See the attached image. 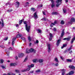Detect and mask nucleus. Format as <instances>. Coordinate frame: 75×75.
Returning a JSON list of instances; mask_svg holds the SVG:
<instances>
[{
  "label": "nucleus",
  "mask_w": 75,
  "mask_h": 75,
  "mask_svg": "<svg viewBox=\"0 0 75 75\" xmlns=\"http://www.w3.org/2000/svg\"><path fill=\"white\" fill-rule=\"evenodd\" d=\"M27 23H28L27 21H23L24 24H26L25 26L26 27V30L28 32L30 31V26H29L28 27V25L27 24Z\"/></svg>",
  "instance_id": "f257e3e1"
},
{
  "label": "nucleus",
  "mask_w": 75,
  "mask_h": 75,
  "mask_svg": "<svg viewBox=\"0 0 75 75\" xmlns=\"http://www.w3.org/2000/svg\"><path fill=\"white\" fill-rule=\"evenodd\" d=\"M35 51V50L31 48L30 50L29 49H27V50L26 52V53L27 54H28V53H30V52H33V51Z\"/></svg>",
  "instance_id": "f03ea898"
},
{
  "label": "nucleus",
  "mask_w": 75,
  "mask_h": 75,
  "mask_svg": "<svg viewBox=\"0 0 75 75\" xmlns=\"http://www.w3.org/2000/svg\"><path fill=\"white\" fill-rule=\"evenodd\" d=\"M62 1V0H57L56 1V6L57 7H59V6L60 5L61 3V2Z\"/></svg>",
  "instance_id": "7ed1b4c3"
},
{
  "label": "nucleus",
  "mask_w": 75,
  "mask_h": 75,
  "mask_svg": "<svg viewBox=\"0 0 75 75\" xmlns=\"http://www.w3.org/2000/svg\"><path fill=\"white\" fill-rule=\"evenodd\" d=\"M47 45L48 47V52H50V51H51V45H50V44H48Z\"/></svg>",
  "instance_id": "20e7f679"
},
{
  "label": "nucleus",
  "mask_w": 75,
  "mask_h": 75,
  "mask_svg": "<svg viewBox=\"0 0 75 75\" xmlns=\"http://www.w3.org/2000/svg\"><path fill=\"white\" fill-rule=\"evenodd\" d=\"M24 54L21 53L18 54V57H19V58H21L23 57H24Z\"/></svg>",
  "instance_id": "39448f33"
},
{
  "label": "nucleus",
  "mask_w": 75,
  "mask_h": 75,
  "mask_svg": "<svg viewBox=\"0 0 75 75\" xmlns=\"http://www.w3.org/2000/svg\"><path fill=\"white\" fill-rule=\"evenodd\" d=\"M61 39H59L57 40V46H58V45H59L60 43V42H61Z\"/></svg>",
  "instance_id": "423d86ee"
},
{
  "label": "nucleus",
  "mask_w": 75,
  "mask_h": 75,
  "mask_svg": "<svg viewBox=\"0 0 75 75\" xmlns=\"http://www.w3.org/2000/svg\"><path fill=\"white\" fill-rule=\"evenodd\" d=\"M16 39V38H13V41L12 42V45L13 46H14V43H15V40Z\"/></svg>",
  "instance_id": "0eeeda50"
},
{
  "label": "nucleus",
  "mask_w": 75,
  "mask_h": 75,
  "mask_svg": "<svg viewBox=\"0 0 75 75\" xmlns=\"http://www.w3.org/2000/svg\"><path fill=\"white\" fill-rule=\"evenodd\" d=\"M65 71H66V70L64 69H62L61 70V71L62 72V75H64Z\"/></svg>",
  "instance_id": "6e6552de"
},
{
  "label": "nucleus",
  "mask_w": 75,
  "mask_h": 75,
  "mask_svg": "<svg viewBox=\"0 0 75 75\" xmlns=\"http://www.w3.org/2000/svg\"><path fill=\"white\" fill-rule=\"evenodd\" d=\"M30 68H27L26 69L23 70H22V72H26V71H28L30 69Z\"/></svg>",
  "instance_id": "1a4fd4ad"
},
{
  "label": "nucleus",
  "mask_w": 75,
  "mask_h": 75,
  "mask_svg": "<svg viewBox=\"0 0 75 75\" xmlns=\"http://www.w3.org/2000/svg\"><path fill=\"white\" fill-rule=\"evenodd\" d=\"M64 29L62 31L61 37H63L64 36Z\"/></svg>",
  "instance_id": "9d476101"
},
{
  "label": "nucleus",
  "mask_w": 75,
  "mask_h": 75,
  "mask_svg": "<svg viewBox=\"0 0 75 75\" xmlns=\"http://www.w3.org/2000/svg\"><path fill=\"white\" fill-rule=\"evenodd\" d=\"M16 7H19V5H20V3L18 2H16Z\"/></svg>",
  "instance_id": "9b49d317"
},
{
  "label": "nucleus",
  "mask_w": 75,
  "mask_h": 75,
  "mask_svg": "<svg viewBox=\"0 0 75 75\" xmlns=\"http://www.w3.org/2000/svg\"><path fill=\"white\" fill-rule=\"evenodd\" d=\"M74 73V71H71L69 72V73L68 74H67L68 75H72V74H73Z\"/></svg>",
  "instance_id": "f8f14e48"
},
{
  "label": "nucleus",
  "mask_w": 75,
  "mask_h": 75,
  "mask_svg": "<svg viewBox=\"0 0 75 75\" xmlns=\"http://www.w3.org/2000/svg\"><path fill=\"white\" fill-rule=\"evenodd\" d=\"M34 17L35 18H37L38 16H37V12H35L34 14Z\"/></svg>",
  "instance_id": "ddd939ff"
},
{
  "label": "nucleus",
  "mask_w": 75,
  "mask_h": 75,
  "mask_svg": "<svg viewBox=\"0 0 75 75\" xmlns=\"http://www.w3.org/2000/svg\"><path fill=\"white\" fill-rule=\"evenodd\" d=\"M58 14V13L57 12H52V15H57Z\"/></svg>",
  "instance_id": "4468645a"
},
{
  "label": "nucleus",
  "mask_w": 75,
  "mask_h": 75,
  "mask_svg": "<svg viewBox=\"0 0 75 75\" xmlns=\"http://www.w3.org/2000/svg\"><path fill=\"white\" fill-rule=\"evenodd\" d=\"M69 67L71 69H75V67H74L73 66H69Z\"/></svg>",
  "instance_id": "2eb2a0df"
},
{
  "label": "nucleus",
  "mask_w": 75,
  "mask_h": 75,
  "mask_svg": "<svg viewBox=\"0 0 75 75\" xmlns=\"http://www.w3.org/2000/svg\"><path fill=\"white\" fill-rule=\"evenodd\" d=\"M64 40H67V41H69L70 40V38H65L63 39Z\"/></svg>",
  "instance_id": "dca6fc26"
},
{
  "label": "nucleus",
  "mask_w": 75,
  "mask_h": 75,
  "mask_svg": "<svg viewBox=\"0 0 75 75\" xmlns=\"http://www.w3.org/2000/svg\"><path fill=\"white\" fill-rule=\"evenodd\" d=\"M22 37V35L21 34H18L16 36V37L17 38H19V37Z\"/></svg>",
  "instance_id": "f3484780"
},
{
  "label": "nucleus",
  "mask_w": 75,
  "mask_h": 75,
  "mask_svg": "<svg viewBox=\"0 0 75 75\" xmlns=\"http://www.w3.org/2000/svg\"><path fill=\"white\" fill-rule=\"evenodd\" d=\"M33 62L36 63V62H38V59H34V60H33Z\"/></svg>",
  "instance_id": "a211bd4d"
},
{
  "label": "nucleus",
  "mask_w": 75,
  "mask_h": 75,
  "mask_svg": "<svg viewBox=\"0 0 75 75\" xmlns=\"http://www.w3.org/2000/svg\"><path fill=\"white\" fill-rule=\"evenodd\" d=\"M34 64H32L30 66H28V68H31L32 67H34Z\"/></svg>",
  "instance_id": "6ab92c4d"
},
{
  "label": "nucleus",
  "mask_w": 75,
  "mask_h": 75,
  "mask_svg": "<svg viewBox=\"0 0 75 75\" xmlns=\"http://www.w3.org/2000/svg\"><path fill=\"white\" fill-rule=\"evenodd\" d=\"M71 22H74L75 21V18H71Z\"/></svg>",
  "instance_id": "aec40b11"
},
{
  "label": "nucleus",
  "mask_w": 75,
  "mask_h": 75,
  "mask_svg": "<svg viewBox=\"0 0 75 75\" xmlns=\"http://www.w3.org/2000/svg\"><path fill=\"white\" fill-rule=\"evenodd\" d=\"M43 61H44L43 59H39V62H40V63L42 62Z\"/></svg>",
  "instance_id": "412c9836"
},
{
  "label": "nucleus",
  "mask_w": 75,
  "mask_h": 75,
  "mask_svg": "<svg viewBox=\"0 0 75 75\" xmlns=\"http://www.w3.org/2000/svg\"><path fill=\"white\" fill-rule=\"evenodd\" d=\"M67 45L64 44L63 45V46L61 47L62 49H63L64 47H67Z\"/></svg>",
  "instance_id": "4be33fe9"
},
{
  "label": "nucleus",
  "mask_w": 75,
  "mask_h": 75,
  "mask_svg": "<svg viewBox=\"0 0 75 75\" xmlns=\"http://www.w3.org/2000/svg\"><path fill=\"white\" fill-rule=\"evenodd\" d=\"M55 61L56 62H57L58 63H59V61H58V60L57 58L56 57L55 58Z\"/></svg>",
  "instance_id": "5701e85b"
},
{
  "label": "nucleus",
  "mask_w": 75,
  "mask_h": 75,
  "mask_svg": "<svg viewBox=\"0 0 75 75\" xmlns=\"http://www.w3.org/2000/svg\"><path fill=\"white\" fill-rule=\"evenodd\" d=\"M27 59H28V57H26L24 61H23V62H26V61H27Z\"/></svg>",
  "instance_id": "b1692460"
},
{
  "label": "nucleus",
  "mask_w": 75,
  "mask_h": 75,
  "mask_svg": "<svg viewBox=\"0 0 75 75\" xmlns=\"http://www.w3.org/2000/svg\"><path fill=\"white\" fill-rule=\"evenodd\" d=\"M55 25V23H52L51 24H50V26L51 27H52L53 25Z\"/></svg>",
  "instance_id": "393cba45"
},
{
  "label": "nucleus",
  "mask_w": 75,
  "mask_h": 75,
  "mask_svg": "<svg viewBox=\"0 0 75 75\" xmlns=\"http://www.w3.org/2000/svg\"><path fill=\"white\" fill-rule=\"evenodd\" d=\"M41 70L40 69H38L35 71V72L36 73H38V72H40Z\"/></svg>",
  "instance_id": "a878e982"
},
{
  "label": "nucleus",
  "mask_w": 75,
  "mask_h": 75,
  "mask_svg": "<svg viewBox=\"0 0 75 75\" xmlns=\"http://www.w3.org/2000/svg\"><path fill=\"white\" fill-rule=\"evenodd\" d=\"M38 33H41L42 32V31H41L40 29L38 30Z\"/></svg>",
  "instance_id": "bb28decb"
},
{
  "label": "nucleus",
  "mask_w": 75,
  "mask_h": 75,
  "mask_svg": "<svg viewBox=\"0 0 75 75\" xmlns=\"http://www.w3.org/2000/svg\"><path fill=\"white\" fill-rule=\"evenodd\" d=\"M63 13H67V10L65 9H64L63 10Z\"/></svg>",
  "instance_id": "cd10ccee"
},
{
  "label": "nucleus",
  "mask_w": 75,
  "mask_h": 75,
  "mask_svg": "<svg viewBox=\"0 0 75 75\" xmlns=\"http://www.w3.org/2000/svg\"><path fill=\"white\" fill-rule=\"evenodd\" d=\"M49 35L50 36V37H52L53 38V35H52V34L51 33H49Z\"/></svg>",
  "instance_id": "c85d7f7f"
},
{
  "label": "nucleus",
  "mask_w": 75,
  "mask_h": 75,
  "mask_svg": "<svg viewBox=\"0 0 75 75\" xmlns=\"http://www.w3.org/2000/svg\"><path fill=\"white\" fill-rule=\"evenodd\" d=\"M67 61L69 62H71L72 61V60L71 59H67Z\"/></svg>",
  "instance_id": "c756f323"
},
{
  "label": "nucleus",
  "mask_w": 75,
  "mask_h": 75,
  "mask_svg": "<svg viewBox=\"0 0 75 75\" xmlns=\"http://www.w3.org/2000/svg\"><path fill=\"white\" fill-rule=\"evenodd\" d=\"M31 10V11H35V9L34 8H32Z\"/></svg>",
  "instance_id": "7c9ffc66"
},
{
  "label": "nucleus",
  "mask_w": 75,
  "mask_h": 75,
  "mask_svg": "<svg viewBox=\"0 0 75 75\" xmlns=\"http://www.w3.org/2000/svg\"><path fill=\"white\" fill-rule=\"evenodd\" d=\"M22 22H23V20H21L19 22V25L21 24V23H22Z\"/></svg>",
  "instance_id": "2f4dec72"
},
{
  "label": "nucleus",
  "mask_w": 75,
  "mask_h": 75,
  "mask_svg": "<svg viewBox=\"0 0 75 75\" xmlns=\"http://www.w3.org/2000/svg\"><path fill=\"white\" fill-rule=\"evenodd\" d=\"M64 21L62 20V21L61 22V24H64Z\"/></svg>",
  "instance_id": "473e14b6"
},
{
  "label": "nucleus",
  "mask_w": 75,
  "mask_h": 75,
  "mask_svg": "<svg viewBox=\"0 0 75 75\" xmlns=\"http://www.w3.org/2000/svg\"><path fill=\"white\" fill-rule=\"evenodd\" d=\"M15 72H16V73H19V70H15Z\"/></svg>",
  "instance_id": "72a5a7b5"
},
{
  "label": "nucleus",
  "mask_w": 75,
  "mask_h": 75,
  "mask_svg": "<svg viewBox=\"0 0 75 75\" xmlns=\"http://www.w3.org/2000/svg\"><path fill=\"white\" fill-rule=\"evenodd\" d=\"M42 13L44 15H45L46 14L45 13H46V11H42Z\"/></svg>",
  "instance_id": "f704fd0d"
},
{
  "label": "nucleus",
  "mask_w": 75,
  "mask_h": 75,
  "mask_svg": "<svg viewBox=\"0 0 75 75\" xmlns=\"http://www.w3.org/2000/svg\"><path fill=\"white\" fill-rule=\"evenodd\" d=\"M74 39H72L71 41V44H73V42H74Z\"/></svg>",
  "instance_id": "c9c22d12"
},
{
  "label": "nucleus",
  "mask_w": 75,
  "mask_h": 75,
  "mask_svg": "<svg viewBox=\"0 0 75 75\" xmlns=\"http://www.w3.org/2000/svg\"><path fill=\"white\" fill-rule=\"evenodd\" d=\"M1 21L2 22V25H1V26H2V27H3V26H4V23H3V20H2Z\"/></svg>",
  "instance_id": "e433bc0d"
},
{
  "label": "nucleus",
  "mask_w": 75,
  "mask_h": 75,
  "mask_svg": "<svg viewBox=\"0 0 75 75\" xmlns=\"http://www.w3.org/2000/svg\"><path fill=\"white\" fill-rule=\"evenodd\" d=\"M71 49H72L71 47H70L69 48L68 50V52H69V51H71Z\"/></svg>",
  "instance_id": "4c0bfd02"
},
{
  "label": "nucleus",
  "mask_w": 75,
  "mask_h": 75,
  "mask_svg": "<svg viewBox=\"0 0 75 75\" xmlns=\"http://www.w3.org/2000/svg\"><path fill=\"white\" fill-rule=\"evenodd\" d=\"M8 4H9V5H11V4L10 3H9V2H8L6 4V5L7 6Z\"/></svg>",
  "instance_id": "58836bf2"
},
{
  "label": "nucleus",
  "mask_w": 75,
  "mask_h": 75,
  "mask_svg": "<svg viewBox=\"0 0 75 75\" xmlns=\"http://www.w3.org/2000/svg\"><path fill=\"white\" fill-rule=\"evenodd\" d=\"M21 39H22V40H23V41H25V38L24 37L21 38Z\"/></svg>",
  "instance_id": "ea45409f"
},
{
  "label": "nucleus",
  "mask_w": 75,
  "mask_h": 75,
  "mask_svg": "<svg viewBox=\"0 0 75 75\" xmlns=\"http://www.w3.org/2000/svg\"><path fill=\"white\" fill-rule=\"evenodd\" d=\"M54 6H55V5H54V4H52V5H51L52 8H53V7H54Z\"/></svg>",
  "instance_id": "a19ab883"
},
{
  "label": "nucleus",
  "mask_w": 75,
  "mask_h": 75,
  "mask_svg": "<svg viewBox=\"0 0 75 75\" xmlns=\"http://www.w3.org/2000/svg\"><path fill=\"white\" fill-rule=\"evenodd\" d=\"M28 40H29V41H31V38H30V37H28Z\"/></svg>",
  "instance_id": "79ce46f5"
},
{
  "label": "nucleus",
  "mask_w": 75,
  "mask_h": 75,
  "mask_svg": "<svg viewBox=\"0 0 75 75\" xmlns=\"http://www.w3.org/2000/svg\"><path fill=\"white\" fill-rule=\"evenodd\" d=\"M10 65L11 66H14V63H11L10 64Z\"/></svg>",
  "instance_id": "37998d69"
},
{
  "label": "nucleus",
  "mask_w": 75,
  "mask_h": 75,
  "mask_svg": "<svg viewBox=\"0 0 75 75\" xmlns=\"http://www.w3.org/2000/svg\"><path fill=\"white\" fill-rule=\"evenodd\" d=\"M9 50H11V51H12V50H13V48L10 47L9 48Z\"/></svg>",
  "instance_id": "c03bdc74"
},
{
  "label": "nucleus",
  "mask_w": 75,
  "mask_h": 75,
  "mask_svg": "<svg viewBox=\"0 0 75 75\" xmlns=\"http://www.w3.org/2000/svg\"><path fill=\"white\" fill-rule=\"evenodd\" d=\"M41 20H44V21H46V20H47V19L45 18H44L43 19H42Z\"/></svg>",
  "instance_id": "a18cd8bd"
},
{
  "label": "nucleus",
  "mask_w": 75,
  "mask_h": 75,
  "mask_svg": "<svg viewBox=\"0 0 75 75\" xmlns=\"http://www.w3.org/2000/svg\"><path fill=\"white\" fill-rule=\"evenodd\" d=\"M4 60H3V59H1V63H3V62H4Z\"/></svg>",
  "instance_id": "49530a36"
},
{
  "label": "nucleus",
  "mask_w": 75,
  "mask_h": 75,
  "mask_svg": "<svg viewBox=\"0 0 75 75\" xmlns=\"http://www.w3.org/2000/svg\"><path fill=\"white\" fill-rule=\"evenodd\" d=\"M55 66H56V67H58V63H56L55 64Z\"/></svg>",
  "instance_id": "de8ad7c7"
},
{
  "label": "nucleus",
  "mask_w": 75,
  "mask_h": 75,
  "mask_svg": "<svg viewBox=\"0 0 75 75\" xmlns=\"http://www.w3.org/2000/svg\"><path fill=\"white\" fill-rule=\"evenodd\" d=\"M52 37H50L49 38V40L50 41H51L52 40Z\"/></svg>",
  "instance_id": "09e8293b"
},
{
  "label": "nucleus",
  "mask_w": 75,
  "mask_h": 75,
  "mask_svg": "<svg viewBox=\"0 0 75 75\" xmlns=\"http://www.w3.org/2000/svg\"><path fill=\"white\" fill-rule=\"evenodd\" d=\"M12 11V10H8V13H10V12H11V11Z\"/></svg>",
  "instance_id": "8fccbe9b"
},
{
  "label": "nucleus",
  "mask_w": 75,
  "mask_h": 75,
  "mask_svg": "<svg viewBox=\"0 0 75 75\" xmlns=\"http://www.w3.org/2000/svg\"><path fill=\"white\" fill-rule=\"evenodd\" d=\"M42 5H38V7H42Z\"/></svg>",
  "instance_id": "3c124183"
},
{
  "label": "nucleus",
  "mask_w": 75,
  "mask_h": 75,
  "mask_svg": "<svg viewBox=\"0 0 75 75\" xmlns=\"http://www.w3.org/2000/svg\"><path fill=\"white\" fill-rule=\"evenodd\" d=\"M8 40V37H6L4 39V40H5V41H6V40Z\"/></svg>",
  "instance_id": "603ef678"
},
{
  "label": "nucleus",
  "mask_w": 75,
  "mask_h": 75,
  "mask_svg": "<svg viewBox=\"0 0 75 75\" xmlns=\"http://www.w3.org/2000/svg\"><path fill=\"white\" fill-rule=\"evenodd\" d=\"M51 3H52V4H54V1H53V0H52L51 1Z\"/></svg>",
  "instance_id": "864d4df0"
},
{
  "label": "nucleus",
  "mask_w": 75,
  "mask_h": 75,
  "mask_svg": "<svg viewBox=\"0 0 75 75\" xmlns=\"http://www.w3.org/2000/svg\"><path fill=\"white\" fill-rule=\"evenodd\" d=\"M60 58H61V59H62V61H64V58H62V57H60Z\"/></svg>",
  "instance_id": "5fc2aeb1"
},
{
  "label": "nucleus",
  "mask_w": 75,
  "mask_h": 75,
  "mask_svg": "<svg viewBox=\"0 0 75 75\" xmlns=\"http://www.w3.org/2000/svg\"><path fill=\"white\" fill-rule=\"evenodd\" d=\"M0 47H1V48H4V46L3 45H1L0 46Z\"/></svg>",
  "instance_id": "6e6d98bb"
},
{
  "label": "nucleus",
  "mask_w": 75,
  "mask_h": 75,
  "mask_svg": "<svg viewBox=\"0 0 75 75\" xmlns=\"http://www.w3.org/2000/svg\"><path fill=\"white\" fill-rule=\"evenodd\" d=\"M19 25L18 24H16V27H18Z\"/></svg>",
  "instance_id": "4d7b16f0"
},
{
  "label": "nucleus",
  "mask_w": 75,
  "mask_h": 75,
  "mask_svg": "<svg viewBox=\"0 0 75 75\" xmlns=\"http://www.w3.org/2000/svg\"><path fill=\"white\" fill-rule=\"evenodd\" d=\"M29 4V3L28 2L26 3V6H28Z\"/></svg>",
  "instance_id": "13d9d810"
},
{
  "label": "nucleus",
  "mask_w": 75,
  "mask_h": 75,
  "mask_svg": "<svg viewBox=\"0 0 75 75\" xmlns=\"http://www.w3.org/2000/svg\"><path fill=\"white\" fill-rule=\"evenodd\" d=\"M56 28H54L53 29V30L54 31H56Z\"/></svg>",
  "instance_id": "bf43d9fd"
},
{
  "label": "nucleus",
  "mask_w": 75,
  "mask_h": 75,
  "mask_svg": "<svg viewBox=\"0 0 75 75\" xmlns=\"http://www.w3.org/2000/svg\"><path fill=\"white\" fill-rule=\"evenodd\" d=\"M2 68L3 69H6V68L4 66H2Z\"/></svg>",
  "instance_id": "052dcab7"
},
{
  "label": "nucleus",
  "mask_w": 75,
  "mask_h": 75,
  "mask_svg": "<svg viewBox=\"0 0 75 75\" xmlns=\"http://www.w3.org/2000/svg\"><path fill=\"white\" fill-rule=\"evenodd\" d=\"M15 58L16 59H18V57H17V56H15Z\"/></svg>",
  "instance_id": "680f3d73"
},
{
  "label": "nucleus",
  "mask_w": 75,
  "mask_h": 75,
  "mask_svg": "<svg viewBox=\"0 0 75 75\" xmlns=\"http://www.w3.org/2000/svg\"><path fill=\"white\" fill-rule=\"evenodd\" d=\"M67 52H68V51H67V50H66L64 51V53H67Z\"/></svg>",
  "instance_id": "e2e57ef3"
},
{
  "label": "nucleus",
  "mask_w": 75,
  "mask_h": 75,
  "mask_svg": "<svg viewBox=\"0 0 75 75\" xmlns=\"http://www.w3.org/2000/svg\"><path fill=\"white\" fill-rule=\"evenodd\" d=\"M69 53H70V54H72V51H71L70 52H69Z\"/></svg>",
  "instance_id": "0e129e2a"
},
{
  "label": "nucleus",
  "mask_w": 75,
  "mask_h": 75,
  "mask_svg": "<svg viewBox=\"0 0 75 75\" xmlns=\"http://www.w3.org/2000/svg\"><path fill=\"white\" fill-rule=\"evenodd\" d=\"M57 21H55L54 22V24H57Z\"/></svg>",
  "instance_id": "69168bd1"
},
{
  "label": "nucleus",
  "mask_w": 75,
  "mask_h": 75,
  "mask_svg": "<svg viewBox=\"0 0 75 75\" xmlns=\"http://www.w3.org/2000/svg\"><path fill=\"white\" fill-rule=\"evenodd\" d=\"M36 42L37 44H38V42H39L38 40H37Z\"/></svg>",
  "instance_id": "338daca9"
},
{
  "label": "nucleus",
  "mask_w": 75,
  "mask_h": 75,
  "mask_svg": "<svg viewBox=\"0 0 75 75\" xmlns=\"http://www.w3.org/2000/svg\"><path fill=\"white\" fill-rule=\"evenodd\" d=\"M7 57L8 58L9 57V54H7Z\"/></svg>",
  "instance_id": "774afa93"
}]
</instances>
